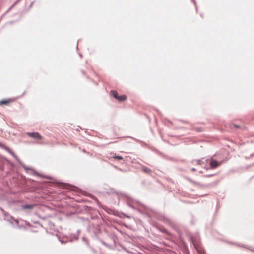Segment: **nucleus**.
<instances>
[{
	"instance_id": "nucleus-16",
	"label": "nucleus",
	"mask_w": 254,
	"mask_h": 254,
	"mask_svg": "<svg viewBox=\"0 0 254 254\" xmlns=\"http://www.w3.org/2000/svg\"><path fill=\"white\" fill-rule=\"evenodd\" d=\"M196 162H197V164H201V161L200 160H198Z\"/></svg>"
},
{
	"instance_id": "nucleus-10",
	"label": "nucleus",
	"mask_w": 254,
	"mask_h": 254,
	"mask_svg": "<svg viewBox=\"0 0 254 254\" xmlns=\"http://www.w3.org/2000/svg\"><path fill=\"white\" fill-rule=\"evenodd\" d=\"M21 0H17L7 10L6 13L8 12L11 9L13 8Z\"/></svg>"
},
{
	"instance_id": "nucleus-14",
	"label": "nucleus",
	"mask_w": 254,
	"mask_h": 254,
	"mask_svg": "<svg viewBox=\"0 0 254 254\" xmlns=\"http://www.w3.org/2000/svg\"><path fill=\"white\" fill-rule=\"evenodd\" d=\"M82 241L83 242H85L88 246H89L88 240L85 237H82Z\"/></svg>"
},
{
	"instance_id": "nucleus-1",
	"label": "nucleus",
	"mask_w": 254,
	"mask_h": 254,
	"mask_svg": "<svg viewBox=\"0 0 254 254\" xmlns=\"http://www.w3.org/2000/svg\"><path fill=\"white\" fill-rule=\"evenodd\" d=\"M4 148L9 153H10L15 158V159L17 160V161H18L19 162V164H20L21 165V166L23 167V168L26 170V171H28V170H31L32 171H34V170L31 168H30V167H28L27 166H26L25 165H24V164H23L19 160V159L18 158V157H17V156H16L15 155V154L12 151L10 150V149L7 147H5L4 146Z\"/></svg>"
},
{
	"instance_id": "nucleus-21",
	"label": "nucleus",
	"mask_w": 254,
	"mask_h": 254,
	"mask_svg": "<svg viewBox=\"0 0 254 254\" xmlns=\"http://www.w3.org/2000/svg\"><path fill=\"white\" fill-rule=\"evenodd\" d=\"M92 252H93L94 253H95V251L93 249H91Z\"/></svg>"
},
{
	"instance_id": "nucleus-19",
	"label": "nucleus",
	"mask_w": 254,
	"mask_h": 254,
	"mask_svg": "<svg viewBox=\"0 0 254 254\" xmlns=\"http://www.w3.org/2000/svg\"><path fill=\"white\" fill-rule=\"evenodd\" d=\"M33 3H34V2H31V4H30V7L32 6V5H33Z\"/></svg>"
},
{
	"instance_id": "nucleus-18",
	"label": "nucleus",
	"mask_w": 254,
	"mask_h": 254,
	"mask_svg": "<svg viewBox=\"0 0 254 254\" xmlns=\"http://www.w3.org/2000/svg\"><path fill=\"white\" fill-rule=\"evenodd\" d=\"M191 171H194L195 170V168H192L191 169Z\"/></svg>"
},
{
	"instance_id": "nucleus-12",
	"label": "nucleus",
	"mask_w": 254,
	"mask_h": 254,
	"mask_svg": "<svg viewBox=\"0 0 254 254\" xmlns=\"http://www.w3.org/2000/svg\"><path fill=\"white\" fill-rule=\"evenodd\" d=\"M10 102L9 100H4L0 101V105L7 104Z\"/></svg>"
},
{
	"instance_id": "nucleus-15",
	"label": "nucleus",
	"mask_w": 254,
	"mask_h": 254,
	"mask_svg": "<svg viewBox=\"0 0 254 254\" xmlns=\"http://www.w3.org/2000/svg\"><path fill=\"white\" fill-rule=\"evenodd\" d=\"M99 231V229L98 228H96V231L94 232L95 234H97V233Z\"/></svg>"
},
{
	"instance_id": "nucleus-22",
	"label": "nucleus",
	"mask_w": 254,
	"mask_h": 254,
	"mask_svg": "<svg viewBox=\"0 0 254 254\" xmlns=\"http://www.w3.org/2000/svg\"><path fill=\"white\" fill-rule=\"evenodd\" d=\"M193 0V2L194 3V4H196V2H195V0Z\"/></svg>"
},
{
	"instance_id": "nucleus-7",
	"label": "nucleus",
	"mask_w": 254,
	"mask_h": 254,
	"mask_svg": "<svg viewBox=\"0 0 254 254\" xmlns=\"http://www.w3.org/2000/svg\"><path fill=\"white\" fill-rule=\"evenodd\" d=\"M142 170L146 173H150L151 172V170L149 168L147 167L146 166H143L141 168Z\"/></svg>"
},
{
	"instance_id": "nucleus-2",
	"label": "nucleus",
	"mask_w": 254,
	"mask_h": 254,
	"mask_svg": "<svg viewBox=\"0 0 254 254\" xmlns=\"http://www.w3.org/2000/svg\"><path fill=\"white\" fill-rule=\"evenodd\" d=\"M222 163V161H218L214 159L213 157H211L210 160V165L212 169L216 168L218 166L220 165Z\"/></svg>"
},
{
	"instance_id": "nucleus-5",
	"label": "nucleus",
	"mask_w": 254,
	"mask_h": 254,
	"mask_svg": "<svg viewBox=\"0 0 254 254\" xmlns=\"http://www.w3.org/2000/svg\"><path fill=\"white\" fill-rule=\"evenodd\" d=\"M58 239H59V240L61 242V243L62 244H64V243H67V242H72L73 240V239H74L75 240H78V235L75 234L73 236V238H71L69 240H62L60 239V238H59Z\"/></svg>"
},
{
	"instance_id": "nucleus-9",
	"label": "nucleus",
	"mask_w": 254,
	"mask_h": 254,
	"mask_svg": "<svg viewBox=\"0 0 254 254\" xmlns=\"http://www.w3.org/2000/svg\"><path fill=\"white\" fill-rule=\"evenodd\" d=\"M14 221H15V224H13L10 220V222L12 224V225L14 227H18V228H21V227L19 225V222H18V221L17 220H14Z\"/></svg>"
},
{
	"instance_id": "nucleus-11",
	"label": "nucleus",
	"mask_w": 254,
	"mask_h": 254,
	"mask_svg": "<svg viewBox=\"0 0 254 254\" xmlns=\"http://www.w3.org/2000/svg\"><path fill=\"white\" fill-rule=\"evenodd\" d=\"M126 99V96L125 95H121V96H119V98H118V100L119 101H123L124 100H125Z\"/></svg>"
},
{
	"instance_id": "nucleus-6",
	"label": "nucleus",
	"mask_w": 254,
	"mask_h": 254,
	"mask_svg": "<svg viewBox=\"0 0 254 254\" xmlns=\"http://www.w3.org/2000/svg\"><path fill=\"white\" fill-rule=\"evenodd\" d=\"M35 206L34 204H25L22 205L21 207L23 209H32Z\"/></svg>"
},
{
	"instance_id": "nucleus-8",
	"label": "nucleus",
	"mask_w": 254,
	"mask_h": 254,
	"mask_svg": "<svg viewBox=\"0 0 254 254\" xmlns=\"http://www.w3.org/2000/svg\"><path fill=\"white\" fill-rule=\"evenodd\" d=\"M111 94L117 100L118 98H119V95H118V93L116 91L111 90Z\"/></svg>"
},
{
	"instance_id": "nucleus-24",
	"label": "nucleus",
	"mask_w": 254,
	"mask_h": 254,
	"mask_svg": "<svg viewBox=\"0 0 254 254\" xmlns=\"http://www.w3.org/2000/svg\"><path fill=\"white\" fill-rule=\"evenodd\" d=\"M78 48V44H77V46H76V48Z\"/></svg>"
},
{
	"instance_id": "nucleus-23",
	"label": "nucleus",
	"mask_w": 254,
	"mask_h": 254,
	"mask_svg": "<svg viewBox=\"0 0 254 254\" xmlns=\"http://www.w3.org/2000/svg\"><path fill=\"white\" fill-rule=\"evenodd\" d=\"M79 55L81 58L82 57V55L81 54Z\"/></svg>"
},
{
	"instance_id": "nucleus-17",
	"label": "nucleus",
	"mask_w": 254,
	"mask_h": 254,
	"mask_svg": "<svg viewBox=\"0 0 254 254\" xmlns=\"http://www.w3.org/2000/svg\"><path fill=\"white\" fill-rule=\"evenodd\" d=\"M234 126L236 127V128H238L239 127V126L238 125H234Z\"/></svg>"
},
{
	"instance_id": "nucleus-4",
	"label": "nucleus",
	"mask_w": 254,
	"mask_h": 254,
	"mask_svg": "<svg viewBox=\"0 0 254 254\" xmlns=\"http://www.w3.org/2000/svg\"><path fill=\"white\" fill-rule=\"evenodd\" d=\"M27 134L31 138L36 140H40L42 139V136L38 132H27Z\"/></svg>"
},
{
	"instance_id": "nucleus-13",
	"label": "nucleus",
	"mask_w": 254,
	"mask_h": 254,
	"mask_svg": "<svg viewBox=\"0 0 254 254\" xmlns=\"http://www.w3.org/2000/svg\"><path fill=\"white\" fill-rule=\"evenodd\" d=\"M112 158L116 159H119V160H122L123 159L121 156H119V155L114 156L112 157Z\"/></svg>"
},
{
	"instance_id": "nucleus-3",
	"label": "nucleus",
	"mask_w": 254,
	"mask_h": 254,
	"mask_svg": "<svg viewBox=\"0 0 254 254\" xmlns=\"http://www.w3.org/2000/svg\"><path fill=\"white\" fill-rule=\"evenodd\" d=\"M126 198L127 204L132 209H135V204L138 203V202L133 200L129 196H127Z\"/></svg>"
},
{
	"instance_id": "nucleus-20",
	"label": "nucleus",
	"mask_w": 254,
	"mask_h": 254,
	"mask_svg": "<svg viewBox=\"0 0 254 254\" xmlns=\"http://www.w3.org/2000/svg\"><path fill=\"white\" fill-rule=\"evenodd\" d=\"M92 228L90 227L89 228V231H91L92 230Z\"/></svg>"
}]
</instances>
